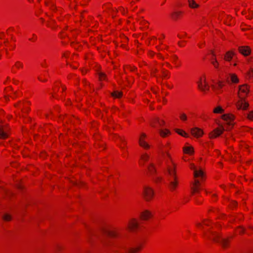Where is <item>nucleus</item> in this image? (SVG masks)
<instances>
[{"label":"nucleus","instance_id":"nucleus-56","mask_svg":"<svg viewBox=\"0 0 253 253\" xmlns=\"http://www.w3.org/2000/svg\"><path fill=\"white\" fill-rule=\"evenodd\" d=\"M244 145H245V144L244 143H242V144H241V146H243Z\"/></svg>","mask_w":253,"mask_h":253},{"label":"nucleus","instance_id":"nucleus-42","mask_svg":"<svg viewBox=\"0 0 253 253\" xmlns=\"http://www.w3.org/2000/svg\"><path fill=\"white\" fill-rule=\"evenodd\" d=\"M249 14L246 16L247 18L249 19H251L253 18V12L251 10L249 11Z\"/></svg>","mask_w":253,"mask_h":253},{"label":"nucleus","instance_id":"nucleus-55","mask_svg":"<svg viewBox=\"0 0 253 253\" xmlns=\"http://www.w3.org/2000/svg\"><path fill=\"white\" fill-rule=\"evenodd\" d=\"M233 204L235 205V206L236 205V202H233Z\"/></svg>","mask_w":253,"mask_h":253},{"label":"nucleus","instance_id":"nucleus-9","mask_svg":"<svg viewBox=\"0 0 253 253\" xmlns=\"http://www.w3.org/2000/svg\"><path fill=\"white\" fill-rule=\"evenodd\" d=\"M211 88L213 91L216 93H220L222 91V87L224 86L225 84L223 81H218L217 82L211 81Z\"/></svg>","mask_w":253,"mask_h":253},{"label":"nucleus","instance_id":"nucleus-44","mask_svg":"<svg viewBox=\"0 0 253 253\" xmlns=\"http://www.w3.org/2000/svg\"><path fill=\"white\" fill-rule=\"evenodd\" d=\"M241 29L243 31H246V30H250L251 26H248L247 27H245V28L243 27V26H242Z\"/></svg>","mask_w":253,"mask_h":253},{"label":"nucleus","instance_id":"nucleus-51","mask_svg":"<svg viewBox=\"0 0 253 253\" xmlns=\"http://www.w3.org/2000/svg\"><path fill=\"white\" fill-rule=\"evenodd\" d=\"M251 133L253 135V129H250Z\"/></svg>","mask_w":253,"mask_h":253},{"label":"nucleus","instance_id":"nucleus-10","mask_svg":"<svg viewBox=\"0 0 253 253\" xmlns=\"http://www.w3.org/2000/svg\"><path fill=\"white\" fill-rule=\"evenodd\" d=\"M224 130V128L223 126H219L210 132L209 137L211 139L215 138L220 135L223 132Z\"/></svg>","mask_w":253,"mask_h":253},{"label":"nucleus","instance_id":"nucleus-24","mask_svg":"<svg viewBox=\"0 0 253 253\" xmlns=\"http://www.w3.org/2000/svg\"><path fill=\"white\" fill-rule=\"evenodd\" d=\"M170 60L175 68H178L181 66V61L176 55H172Z\"/></svg>","mask_w":253,"mask_h":253},{"label":"nucleus","instance_id":"nucleus-48","mask_svg":"<svg viewBox=\"0 0 253 253\" xmlns=\"http://www.w3.org/2000/svg\"><path fill=\"white\" fill-rule=\"evenodd\" d=\"M39 80H40L42 82H45V80H42L41 77H39Z\"/></svg>","mask_w":253,"mask_h":253},{"label":"nucleus","instance_id":"nucleus-59","mask_svg":"<svg viewBox=\"0 0 253 253\" xmlns=\"http://www.w3.org/2000/svg\"><path fill=\"white\" fill-rule=\"evenodd\" d=\"M158 56H160V57H161V56L160 55H158Z\"/></svg>","mask_w":253,"mask_h":253},{"label":"nucleus","instance_id":"nucleus-36","mask_svg":"<svg viewBox=\"0 0 253 253\" xmlns=\"http://www.w3.org/2000/svg\"><path fill=\"white\" fill-rule=\"evenodd\" d=\"M108 235L111 237H115L117 235V232L114 230H110L108 232Z\"/></svg>","mask_w":253,"mask_h":253},{"label":"nucleus","instance_id":"nucleus-32","mask_svg":"<svg viewBox=\"0 0 253 253\" xmlns=\"http://www.w3.org/2000/svg\"><path fill=\"white\" fill-rule=\"evenodd\" d=\"M29 105V103L27 102H19V103L15 104V106L16 107H19L22 110H24V107L27 108Z\"/></svg>","mask_w":253,"mask_h":253},{"label":"nucleus","instance_id":"nucleus-45","mask_svg":"<svg viewBox=\"0 0 253 253\" xmlns=\"http://www.w3.org/2000/svg\"><path fill=\"white\" fill-rule=\"evenodd\" d=\"M122 10H123L122 11V13L123 14H125L127 12V10H126L123 7H121L119 8V10H120L121 11H122Z\"/></svg>","mask_w":253,"mask_h":253},{"label":"nucleus","instance_id":"nucleus-23","mask_svg":"<svg viewBox=\"0 0 253 253\" xmlns=\"http://www.w3.org/2000/svg\"><path fill=\"white\" fill-rule=\"evenodd\" d=\"M228 80L233 84H238L239 83V79L237 75L235 73H230L228 75Z\"/></svg>","mask_w":253,"mask_h":253},{"label":"nucleus","instance_id":"nucleus-60","mask_svg":"<svg viewBox=\"0 0 253 253\" xmlns=\"http://www.w3.org/2000/svg\"><path fill=\"white\" fill-rule=\"evenodd\" d=\"M193 165H192V166H191V167H193ZM191 169H192V167H191Z\"/></svg>","mask_w":253,"mask_h":253},{"label":"nucleus","instance_id":"nucleus-49","mask_svg":"<svg viewBox=\"0 0 253 253\" xmlns=\"http://www.w3.org/2000/svg\"><path fill=\"white\" fill-rule=\"evenodd\" d=\"M242 13L243 15H245V14H246V12L245 11H243L242 12Z\"/></svg>","mask_w":253,"mask_h":253},{"label":"nucleus","instance_id":"nucleus-12","mask_svg":"<svg viewBox=\"0 0 253 253\" xmlns=\"http://www.w3.org/2000/svg\"><path fill=\"white\" fill-rule=\"evenodd\" d=\"M151 74L153 76L158 77H162L163 78H167L169 77V73L167 70H162L161 72L158 71V68L153 69Z\"/></svg>","mask_w":253,"mask_h":253},{"label":"nucleus","instance_id":"nucleus-20","mask_svg":"<svg viewBox=\"0 0 253 253\" xmlns=\"http://www.w3.org/2000/svg\"><path fill=\"white\" fill-rule=\"evenodd\" d=\"M239 52L245 56L249 55L251 52V48L248 46H241L238 48Z\"/></svg>","mask_w":253,"mask_h":253},{"label":"nucleus","instance_id":"nucleus-28","mask_svg":"<svg viewBox=\"0 0 253 253\" xmlns=\"http://www.w3.org/2000/svg\"><path fill=\"white\" fill-rule=\"evenodd\" d=\"M156 172V169L154 165L151 163L149 165L147 168V173L149 175H153Z\"/></svg>","mask_w":253,"mask_h":253},{"label":"nucleus","instance_id":"nucleus-25","mask_svg":"<svg viewBox=\"0 0 253 253\" xmlns=\"http://www.w3.org/2000/svg\"><path fill=\"white\" fill-rule=\"evenodd\" d=\"M143 246L139 245L135 247L130 248L127 251V253H139L142 250Z\"/></svg>","mask_w":253,"mask_h":253},{"label":"nucleus","instance_id":"nucleus-30","mask_svg":"<svg viewBox=\"0 0 253 253\" xmlns=\"http://www.w3.org/2000/svg\"><path fill=\"white\" fill-rule=\"evenodd\" d=\"M174 130L175 132L182 137L185 138H187L189 137L188 134L182 129L175 128Z\"/></svg>","mask_w":253,"mask_h":253},{"label":"nucleus","instance_id":"nucleus-41","mask_svg":"<svg viewBox=\"0 0 253 253\" xmlns=\"http://www.w3.org/2000/svg\"><path fill=\"white\" fill-rule=\"evenodd\" d=\"M99 79L100 81H103L106 79V75L102 73H99Z\"/></svg>","mask_w":253,"mask_h":253},{"label":"nucleus","instance_id":"nucleus-34","mask_svg":"<svg viewBox=\"0 0 253 253\" xmlns=\"http://www.w3.org/2000/svg\"><path fill=\"white\" fill-rule=\"evenodd\" d=\"M113 97L115 98H120L122 96L123 94L121 91H116L112 93Z\"/></svg>","mask_w":253,"mask_h":253},{"label":"nucleus","instance_id":"nucleus-16","mask_svg":"<svg viewBox=\"0 0 253 253\" xmlns=\"http://www.w3.org/2000/svg\"><path fill=\"white\" fill-rule=\"evenodd\" d=\"M211 239L213 240L214 242H222L223 246L226 247L228 244V240L226 239H222L220 236L217 233H213L210 237Z\"/></svg>","mask_w":253,"mask_h":253},{"label":"nucleus","instance_id":"nucleus-53","mask_svg":"<svg viewBox=\"0 0 253 253\" xmlns=\"http://www.w3.org/2000/svg\"><path fill=\"white\" fill-rule=\"evenodd\" d=\"M237 65V64L236 63H235L234 64H233V66H236Z\"/></svg>","mask_w":253,"mask_h":253},{"label":"nucleus","instance_id":"nucleus-6","mask_svg":"<svg viewBox=\"0 0 253 253\" xmlns=\"http://www.w3.org/2000/svg\"><path fill=\"white\" fill-rule=\"evenodd\" d=\"M3 47L6 51L12 50L15 47L14 41L11 39L9 41L8 39H2V36L0 35V48Z\"/></svg>","mask_w":253,"mask_h":253},{"label":"nucleus","instance_id":"nucleus-35","mask_svg":"<svg viewBox=\"0 0 253 253\" xmlns=\"http://www.w3.org/2000/svg\"><path fill=\"white\" fill-rule=\"evenodd\" d=\"M3 219L5 221H9L11 220L12 217L10 214L8 213H5L3 215Z\"/></svg>","mask_w":253,"mask_h":253},{"label":"nucleus","instance_id":"nucleus-27","mask_svg":"<svg viewBox=\"0 0 253 253\" xmlns=\"http://www.w3.org/2000/svg\"><path fill=\"white\" fill-rule=\"evenodd\" d=\"M235 54V52L232 50L226 52L224 55V60L227 61H230L233 58Z\"/></svg>","mask_w":253,"mask_h":253},{"label":"nucleus","instance_id":"nucleus-57","mask_svg":"<svg viewBox=\"0 0 253 253\" xmlns=\"http://www.w3.org/2000/svg\"><path fill=\"white\" fill-rule=\"evenodd\" d=\"M144 22L145 23V24H147V23L146 22L144 21Z\"/></svg>","mask_w":253,"mask_h":253},{"label":"nucleus","instance_id":"nucleus-40","mask_svg":"<svg viewBox=\"0 0 253 253\" xmlns=\"http://www.w3.org/2000/svg\"><path fill=\"white\" fill-rule=\"evenodd\" d=\"M211 63L212 65L214 66L215 68H218L219 66V64L217 60L214 59L211 61Z\"/></svg>","mask_w":253,"mask_h":253},{"label":"nucleus","instance_id":"nucleus-5","mask_svg":"<svg viewBox=\"0 0 253 253\" xmlns=\"http://www.w3.org/2000/svg\"><path fill=\"white\" fill-rule=\"evenodd\" d=\"M140 227L138 220L136 218H131L127 222L126 229L130 232H136Z\"/></svg>","mask_w":253,"mask_h":253},{"label":"nucleus","instance_id":"nucleus-54","mask_svg":"<svg viewBox=\"0 0 253 253\" xmlns=\"http://www.w3.org/2000/svg\"><path fill=\"white\" fill-rule=\"evenodd\" d=\"M152 91L154 93L156 94V92L154 90V89H152Z\"/></svg>","mask_w":253,"mask_h":253},{"label":"nucleus","instance_id":"nucleus-11","mask_svg":"<svg viewBox=\"0 0 253 253\" xmlns=\"http://www.w3.org/2000/svg\"><path fill=\"white\" fill-rule=\"evenodd\" d=\"M236 106L238 110H246L249 106V104L246 98H239L236 103Z\"/></svg>","mask_w":253,"mask_h":253},{"label":"nucleus","instance_id":"nucleus-38","mask_svg":"<svg viewBox=\"0 0 253 253\" xmlns=\"http://www.w3.org/2000/svg\"><path fill=\"white\" fill-rule=\"evenodd\" d=\"M180 119L182 121H186L187 119V116L185 114H181L179 116Z\"/></svg>","mask_w":253,"mask_h":253},{"label":"nucleus","instance_id":"nucleus-19","mask_svg":"<svg viewBox=\"0 0 253 253\" xmlns=\"http://www.w3.org/2000/svg\"><path fill=\"white\" fill-rule=\"evenodd\" d=\"M149 159L150 155L146 153H142L139 160V165L141 167H143L145 165L146 163L149 161Z\"/></svg>","mask_w":253,"mask_h":253},{"label":"nucleus","instance_id":"nucleus-26","mask_svg":"<svg viewBox=\"0 0 253 253\" xmlns=\"http://www.w3.org/2000/svg\"><path fill=\"white\" fill-rule=\"evenodd\" d=\"M183 16V12L181 11H175L171 13V17L172 19L176 20Z\"/></svg>","mask_w":253,"mask_h":253},{"label":"nucleus","instance_id":"nucleus-47","mask_svg":"<svg viewBox=\"0 0 253 253\" xmlns=\"http://www.w3.org/2000/svg\"><path fill=\"white\" fill-rule=\"evenodd\" d=\"M166 65H167L168 67H171L169 63H167H167H166Z\"/></svg>","mask_w":253,"mask_h":253},{"label":"nucleus","instance_id":"nucleus-21","mask_svg":"<svg viewBox=\"0 0 253 253\" xmlns=\"http://www.w3.org/2000/svg\"><path fill=\"white\" fill-rule=\"evenodd\" d=\"M191 133L193 136L197 138L201 137L204 134L203 130L198 127H194L191 129Z\"/></svg>","mask_w":253,"mask_h":253},{"label":"nucleus","instance_id":"nucleus-46","mask_svg":"<svg viewBox=\"0 0 253 253\" xmlns=\"http://www.w3.org/2000/svg\"><path fill=\"white\" fill-rule=\"evenodd\" d=\"M149 54L150 56H153L154 55V53L153 51H150Z\"/></svg>","mask_w":253,"mask_h":253},{"label":"nucleus","instance_id":"nucleus-8","mask_svg":"<svg viewBox=\"0 0 253 253\" xmlns=\"http://www.w3.org/2000/svg\"><path fill=\"white\" fill-rule=\"evenodd\" d=\"M10 134L9 126L5 123L0 122V139L7 138Z\"/></svg>","mask_w":253,"mask_h":253},{"label":"nucleus","instance_id":"nucleus-39","mask_svg":"<svg viewBox=\"0 0 253 253\" xmlns=\"http://www.w3.org/2000/svg\"><path fill=\"white\" fill-rule=\"evenodd\" d=\"M244 232V229L243 227H239L236 230V234H242Z\"/></svg>","mask_w":253,"mask_h":253},{"label":"nucleus","instance_id":"nucleus-43","mask_svg":"<svg viewBox=\"0 0 253 253\" xmlns=\"http://www.w3.org/2000/svg\"><path fill=\"white\" fill-rule=\"evenodd\" d=\"M164 147L166 148L168 150H169L171 149V144L169 142H167L165 145H164Z\"/></svg>","mask_w":253,"mask_h":253},{"label":"nucleus","instance_id":"nucleus-2","mask_svg":"<svg viewBox=\"0 0 253 253\" xmlns=\"http://www.w3.org/2000/svg\"><path fill=\"white\" fill-rule=\"evenodd\" d=\"M194 182L191 185V190L193 195L200 192L201 184L205 179L204 172L201 169L195 170L194 172Z\"/></svg>","mask_w":253,"mask_h":253},{"label":"nucleus","instance_id":"nucleus-7","mask_svg":"<svg viewBox=\"0 0 253 253\" xmlns=\"http://www.w3.org/2000/svg\"><path fill=\"white\" fill-rule=\"evenodd\" d=\"M250 92V86L247 84L238 86V96L239 98H246Z\"/></svg>","mask_w":253,"mask_h":253},{"label":"nucleus","instance_id":"nucleus-15","mask_svg":"<svg viewBox=\"0 0 253 253\" xmlns=\"http://www.w3.org/2000/svg\"><path fill=\"white\" fill-rule=\"evenodd\" d=\"M151 126L153 127L162 126L165 125V121L159 118H155L151 121Z\"/></svg>","mask_w":253,"mask_h":253},{"label":"nucleus","instance_id":"nucleus-14","mask_svg":"<svg viewBox=\"0 0 253 253\" xmlns=\"http://www.w3.org/2000/svg\"><path fill=\"white\" fill-rule=\"evenodd\" d=\"M221 118L223 120L225 121L228 125H234V121L235 119V116L234 115L232 114H224L221 116Z\"/></svg>","mask_w":253,"mask_h":253},{"label":"nucleus","instance_id":"nucleus-33","mask_svg":"<svg viewBox=\"0 0 253 253\" xmlns=\"http://www.w3.org/2000/svg\"><path fill=\"white\" fill-rule=\"evenodd\" d=\"M22 67L23 64L19 61H17L15 63L14 65L13 66L12 70L13 72H15L16 70L20 69L22 68Z\"/></svg>","mask_w":253,"mask_h":253},{"label":"nucleus","instance_id":"nucleus-29","mask_svg":"<svg viewBox=\"0 0 253 253\" xmlns=\"http://www.w3.org/2000/svg\"><path fill=\"white\" fill-rule=\"evenodd\" d=\"M159 133L160 135L163 138L167 137L171 134L170 130L168 129H161Z\"/></svg>","mask_w":253,"mask_h":253},{"label":"nucleus","instance_id":"nucleus-13","mask_svg":"<svg viewBox=\"0 0 253 253\" xmlns=\"http://www.w3.org/2000/svg\"><path fill=\"white\" fill-rule=\"evenodd\" d=\"M153 217V213L148 210L142 211L139 215L140 219L142 221H148Z\"/></svg>","mask_w":253,"mask_h":253},{"label":"nucleus","instance_id":"nucleus-1","mask_svg":"<svg viewBox=\"0 0 253 253\" xmlns=\"http://www.w3.org/2000/svg\"><path fill=\"white\" fill-rule=\"evenodd\" d=\"M166 157L167 172L170 177L169 179V188L171 191H174L177 188L179 183L176 175V165L168 151L166 152Z\"/></svg>","mask_w":253,"mask_h":253},{"label":"nucleus","instance_id":"nucleus-4","mask_svg":"<svg viewBox=\"0 0 253 253\" xmlns=\"http://www.w3.org/2000/svg\"><path fill=\"white\" fill-rule=\"evenodd\" d=\"M142 196L145 201H151L153 200L155 196V192L154 189L149 186H144L142 191Z\"/></svg>","mask_w":253,"mask_h":253},{"label":"nucleus","instance_id":"nucleus-31","mask_svg":"<svg viewBox=\"0 0 253 253\" xmlns=\"http://www.w3.org/2000/svg\"><path fill=\"white\" fill-rule=\"evenodd\" d=\"M212 112L215 114H222L224 110L220 106H216L213 109Z\"/></svg>","mask_w":253,"mask_h":253},{"label":"nucleus","instance_id":"nucleus-50","mask_svg":"<svg viewBox=\"0 0 253 253\" xmlns=\"http://www.w3.org/2000/svg\"><path fill=\"white\" fill-rule=\"evenodd\" d=\"M4 99H5V101H7L8 100V97H7L6 96H5L4 97Z\"/></svg>","mask_w":253,"mask_h":253},{"label":"nucleus","instance_id":"nucleus-18","mask_svg":"<svg viewBox=\"0 0 253 253\" xmlns=\"http://www.w3.org/2000/svg\"><path fill=\"white\" fill-rule=\"evenodd\" d=\"M183 153L184 154L192 155L194 154V149L193 147L188 143H186L182 148Z\"/></svg>","mask_w":253,"mask_h":253},{"label":"nucleus","instance_id":"nucleus-58","mask_svg":"<svg viewBox=\"0 0 253 253\" xmlns=\"http://www.w3.org/2000/svg\"><path fill=\"white\" fill-rule=\"evenodd\" d=\"M250 72H253V70H250Z\"/></svg>","mask_w":253,"mask_h":253},{"label":"nucleus","instance_id":"nucleus-52","mask_svg":"<svg viewBox=\"0 0 253 253\" xmlns=\"http://www.w3.org/2000/svg\"><path fill=\"white\" fill-rule=\"evenodd\" d=\"M67 54H68V53H65V54H64V56H65V57H67Z\"/></svg>","mask_w":253,"mask_h":253},{"label":"nucleus","instance_id":"nucleus-37","mask_svg":"<svg viewBox=\"0 0 253 253\" xmlns=\"http://www.w3.org/2000/svg\"><path fill=\"white\" fill-rule=\"evenodd\" d=\"M247 119L250 121L253 120V110L250 111L247 114Z\"/></svg>","mask_w":253,"mask_h":253},{"label":"nucleus","instance_id":"nucleus-17","mask_svg":"<svg viewBox=\"0 0 253 253\" xmlns=\"http://www.w3.org/2000/svg\"><path fill=\"white\" fill-rule=\"evenodd\" d=\"M146 135L144 133H142L139 137V145L141 147L144 149H148L150 148V146L146 141Z\"/></svg>","mask_w":253,"mask_h":253},{"label":"nucleus","instance_id":"nucleus-3","mask_svg":"<svg viewBox=\"0 0 253 253\" xmlns=\"http://www.w3.org/2000/svg\"><path fill=\"white\" fill-rule=\"evenodd\" d=\"M212 80L208 79L205 74L201 75L197 81L198 89L205 93L209 92Z\"/></svg>","mask_w":253,"mask_h":253},{"label":"nucleus","instance_id":"nucleus-22","mask_svg":"<svg viewBox=\"0 0 253 253\" xmlns=\"http://www.w3.org/2000/svg\"><path fill=\"white\" fill-rule=\"evenodd\" d=\"M188 7L192 9H197L200 8V4L196 0H187Z\"/></svg>","mask_w":253,"mask_h":253}]
</instances>
